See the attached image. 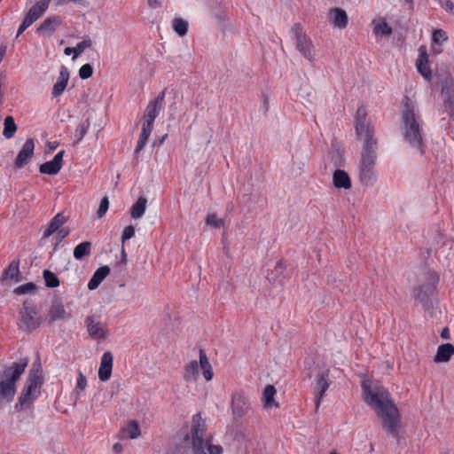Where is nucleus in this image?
Instances as JSON below:
<instances>
[{"instance_id":"47","label":"nucleus","mask_w":454,"mask_h":454,"mask_svg":"<svg viewBox=\"0 0 454 454\" xmlns=\"http://www.w3.org/2000/svg\"><path fill=\"white\" fill-rule=\"evenodd\" d=\"M135 235V228L132 225L126 226L121 234V241L124 243L126 240L133 238Z\"/></svg>"},{"instance_id":"41","label":"nucleus","mask_w":454,"mask_h":454,"mask_svg":"<svg viewBox=\"0 0 454 454\" xmlns=\"http://www.w3.org/2000/svg\"><path fill=\"white\" fill-rule=\"evenodd\" d=\"M89 127H90V122H81L78 124V126L76 127V129H75V133H74V136L76 138V143H79L80 141H82V139L86 135V133L89 129Z\"/></svg>"},{"instance_id":"49","label":"nucleus","mask_w":454,"mask_h":454,"mask_svg":"<svg viewBox=\"0 0 454 454\" xmlns=\"http://www.w3.org/2000/svg\"><path fill=\"white\" fill-rule=\"evenodd\" d=\"M69 234V230H67V229H60L58 233H57V239L59 241H61L62 239H64L66 237H67Z\"/></svg>"},{"instance_id":"30","label":"nucleus","mask_w":454,"mask_h":454,"mask_svg":"<svg viewBox=\"0 0 454 454\" xmlns=\"http://www.w3.org/2000/svg\"><path fill=\"white\" fill-rule=\"evenodd\" d=\"M50 0H42L35 4L27 14L31 16L35 20H37L48 9Z\"/></svg>"},{"instance_id":"44","label":"nucleus","mask_w":454,"mask_h":454,"mask_svg":"<svg viewBox=\"0 0 454 454\" xmlns=\"http://www.w3.org/2000/svg\"><path fill=\"white\" fill-rule=\"evenodd\" d=\"M92 74H93V68H92L91 65H90V64H84L79 69V76L81 77V79H83V80L88 79V78L91 77Z\"/></svg>"},{"instance_id":"51","label":"nucleus","mask_w":454,"mask_h":454,"mask_svg":"<svg viewBox=\"0 0 454 454\" xmlns=\"http://www.w3.org/2000/svg\"><path fill=\"white\" fill-rule=\"evenodd\" d=\"M35 20L31 17L29 16L28 14L26 15L24 20L22 21V24L24 25V27H26L27 28L29 27Z\"/></svg>"},{"instance_id":"11","label":"nucleus","mask_w":454,"mask_h":454,"mask_svg":"<svg viewBox=\"0 0 454 454\" xmlns=\"http://www.w3.org/2000/svg\"><path fill=\"white\" fill-rule=\"evenodd\" d=\"M165 99V90L160 91L158 96L151 100L143 115L144 123L153 125L156 117L159 115Z\"/></svg>"},{"instance_id":"17","label":"nucleus","mask_w":454,"mask_h":454,"mask_svg":"<svg viewBox=\"0 0 454 454\" xmlns=\"http://www.w3.org/2000/svg\"><path fill=\"white\" fill-rule=\"evenodd\" d=\"M69 77L70 73L67 67L61 66L59 69V75L51 90V96L53 98H58L64 92L69 81Z\"/></svg>"},{"instance_id":"31","label":"nucleus","mask_w":454,"mask_h":454,"mask_svg":"<svg viewBox=\"0 0 454 454\" xmlns=\"http://www.w3.org/2000/svg\"><path fill=\"white\" fill-rule=\"evenodd\" d=\"M60 24V20L57 17H49L43 20V22L38 27L39 32L51 34L53 33L58 26Z\"/></svg>"},{"instance_id":"53","label":"nucleus","mask_w":454,"mask_h":454,"mask_svg":"<svg viewBox=\"0 0 454 454\" xmlns=\"http://www.w3.org/2000/svg\"><path fill=\"white\" fill-rule=\"evenodd\" d=\"M148 4L151 8H158L160 6V2L159 0H148Z\"/></svg>"},{"instance_id":"54","label":"nucleus","mask_w":454,"mask_h":454,"mask_svg":"<svg viewBox=\"0 0 454 454\" xmlns=\"http://www.w3.org/2000/svg\"><path fill=\"white\" fill-rule=\"evenodd\" d=\"M121 263H126L127 262V254L125 252V249H124L123 246L121 247Z\"/></svg>"},{"instance_id":"9","label":"nucleus","mask_w":454,"mask_h":454,"mask_svg":"<svg viewBox=\"0 0 454 454\" xmlns=\"http://www.w3.org/2000/svg\"><path fill=\"white\" fill-rule=\"evenodd\" d=\"M20 328L23 331L32 332L37 329L42 324V318L38 316V312L33 307L24 303L23 308L20 310Z\"/></svg>"},{"instance_id":"42","label":"nucleus","mask_w":454,"mask_h":454,"mask_svg":"<svg viewBox=\"0 0 454 454\" xmlns=\"http://www.w3.org/2000/svg\"><path fill=\"white\" fill-rule=\"evenodd\" d=\"M432 40L435 43L442 44L448 40V35L442 29H435L433 32Z\"/></svg>"},{"instance_id":"55","label":"nucleus","mask_w":454,"mask_h":454,"mask_svg":"<svg viewBox=\"0 0 454 454\" xmlns=\"http://www.w3.org/2000/svg\"><path fill=\"white\" fill-rule=\"evenodd\" d=\"M113 450L115 453L120 454L122 451V447L119 443H115L113 447Z\"/></svg>"},{"instance_id":"46","label":"nucleus","mask_w":454,"mask_h":454,"mask_svg":"<svg viewBox=\"0 0 454 454\" xmlns=\"http://www.w3.org/2000/svg\"><path fill=\"white\" fill-rule=\"evenodd\" d=\"M35 286L33 283H27L15 288L14 293L19 295L25 294L35 290Z\"/></svg>"},{"instance_id":"12","label":"nucleus","mask_w":454,"mask_h":454,"mask_svg":"<svg viewBox=\"0 0 454 454\" xmlns=\"http://www.w3.org/2000/svg\"><path fill=\"white\" fill-rule=\"evenodd\" d=\"M442 96L446 112L454 120V81L452 79L444 80Z\"/></svg>"},{"instance_id":"24","label":"nucleus","mask_w":454,"mask_h":454,"mask_svg":"<svg viewBox=\"0 0 454 454\" xmlns=\"http://www.w3.org/2000/svg\"><path fill=\"white\" fill-rule=\"evenodd\" d=\"M19 265V260L12 261L9 267L4 270L3 276L1 278L2 281L10 279L14 282H19L20 280Z\"/></svg>"},{"instance_id":"29","label":"nucleus","mask_w":454,"mask_h":454,"mask_svg":"<svg viewBox=\"0 0 454 454\" xmlns=\"http://www.w3.org/2000/svg\"><path fill=\"white\" fill-rule=\"evenodd\" d=\"M276 388L272 385H268L263 391V405L266 409H271L273 407H278V404L275 402V395H276Z\"/></svg>"},{"instance_id":"40","label":"nucleus","mask_w":454,"mask_h":454,"mask_svg":"<svg viewBox=\"0 0 454 454\" xmlns=\"http://www.w3.org/2000/svg\"><path fill=\"white\" fill-rule=\"evenodd\" d=\"M43 278L45 281V285L48 287L54 288L59 286V280L56 274L53 272L45 270L43 273Z\"/></svg>"},{"instance_id":"35","label":"nucleus","mask_w":454,"mask_h":454,"mask_svg":"<svg viewBox=\"0 0 454 454\" xmlns=\"http://www.w3.org/2000/svg\"><path fill=\"white\" fill-rule=\"evenodd\" d=\"M372 25L375 35H389L392 33L391 27L385 20H375L372 21Z\"/></svg>"},{"instance_id":"20","label":"nucleus","mask_w":454,"mask_h":454,"mask_svg":"<svg viewBox=\"0 0 454 454\" xmlns=\"http://www.w3.org/2000/svg\"><path fill=\"white\" fill-rule=\"evenodd\" d=\"M333 184L337 189L348 190L352 186L348 174L342 169H336L333 174Z\"/></svg>"},{"instance_id":"21","label":"nucleus","mask_w":454,"mask_h":454,"mask_svg":"<svg viewBox=\"0 0 454 454\" xmlns=\"http://www.w3.org/2000/svg\"><path fill=\"white\" fill-rule=\"evenodd\" d=\"M331 20L334 27L342 29L348 25V18L346 12L340 8H333L330 12Z\"/></svg>"},{"instance_id":"43","label":"nucleus","mask_w":454,"mask_h":454,"mask_svg":"<svg viewBox=\"0 0 454 454\" xmlns=\"http://www.w3.org/2000/svg\"><path fill=\"white\" fill-rule=\"evenodd\" d=\"M206 223L207 225L213 226L215 228H221L223 226V221L217 217L215 214H209L206 218Z\"/></svg>"},{"instance_id":"58","label":"nucleus","mask_w":454,"mask_h":454,"mask_svg":"<svg viewBox=\"0 0 454 454\" xmlns=\"http://www.w3.org/2000/svg\"><path fill=\"white\" fill-rule=\"evenodd\" d=\"M168 135L165 134L164 136L161 137V138L159 140V144L161 145L164 143L165 139L167 138Z\"/></svg>"},{"instance_id":"4","label":"nucleus","mask_w":454,"mask_h":454,"mask_svg":"<svg viewBox=\"0 0 454 454\" xmlns=\"http://www.w3.org/2000/svg\"><path fill=\"white\" fill-rule=\"evenodd\" d=\"M211 441V437L206 436L204 420L199 414L193 416L190 433L183 435L184 446H191L192 454H223V448L220 445L212 444Z\"/></svg>"},{"instance_id":"3","label":"nucleus","mask_w":454,"mask_h":454,"mask_svg":"<svg viewBox=\"0 0 454 454\" xmlns=\"http://www.w3.org/2000/svg\"><path fill=\"white\" fill-rule=\"evenodd\" d=\"M403 105L402 130L404 141L413 150L424 154L426 145L424 142V134L420 127L421 120L417 106L408 97L403 98Z\"/></svg>"},{"instance_id":"19","label":"nucleus","mask_w":454,"mask_h":454,"mask_svg":"<svg viewBox=\"0 0 454 454\" xmlns=\"http://www.w3.org/2000/svg\"><path fill=\"white\" fill-rule=\"evenodd\" d=\"M285 268L283 261L277 262L274 268L267 273L268 280L275 285H283L286 279Z\"/></svg>"},{"instance_id":"10","label":"nucleus","mask_w":454,"mask_h":454,"mask_svg":"<svg viewBox=\"0 0 454 454\" xmlns=\"http://www.w3.org/2000/svg\"><path fill=\"white\" fill-rule=\"evenodd\" d=\"M231 409L235 419H239L248 413L251 409V403L244 392L235 391L232 393Z\"/></svg>"},{"instance_id":"25","label":"nucleus","mask_w":454,"mask_h":454,"mask_svg":"<svg viewBox=\"0 0 454 454\" xmlns=\"http://www.w3.org/2000/svg\"><path fill=\"white\" fill-rule=\"evenodd\" d=\"M67 222V217L63 215V213L57 214L51 221L49 226L43 232V238H48L52 235L54 232L59 231V229Z\"/></svg>"},{"instance_id":"37","label":"nucleus","mask_w":454,"mask_h":454,"mask_svg":"<svg viewBox=\"0 0 454 454\" xmlns=\"http://www.w3.org/2000/svg\"><path fill=\"white\" fill-rule=\"evenodd\" d=\"M4 127L3 135L6 138H12L14 136L16 129H17L14 119L12 116H7L4 119Z\"/></svg>"},{"instance_id":"15","label":"nucleus","mask_w":454,"mask_h":454,"mask_svg":"<svg viewBox=\"0 0 454 454\" xmlns=\"http://www.w3.org/2000/svg\"><path fill=\"white\" fill-rule=\"evenodd\" d=\"M49 323L51 324L57 320H64L70 317L64 308L62 301L59 299H55L48 311Z\"/></svg>"},{"instance_id":"39","label":"nucleus","mask_w":454,"mask_h":454,"mask_svg":"<svg viewBox=\"0 0 454 454\" xmlns=\"http://www.w3.org/2000/svg\"><path fill=\"white\" fill-rule=\"evenodd\" d=\"M173 29L180 36H184L188 31V22L181 18H175L172 22Z\"/></svg>"},{"instance_id":"28","label":"nucleus","mask_w":454,"mask_h":454,"mask_svg":"<svg viewBox=\"0 0 454 454\" xmlns=\"http://www.w3.org/2000/svg\"><path fill=\"white\" fill-rule=\"evenodd\" d=\"M141 434L140 427L137 421L132 420L121 430V438L137 439Z\"/></svg>"},{"instance_id":"23","label":"nucleus","mask_w":454,"mask_h":454,"mask_svg":"<svg viewBox=\"0 0 454 454\" xmlns=\"http://www.w3.org/2000/svg\"><path fill=\"white\" fill-rule=\"evenodd\" d=\"M454 355V346L450 343L442 344L438 347L434 362L446 363Z\"/></svg>"},{"instance_id":"27","label":"nucleus","mask_w":454,"mask_h":454,"mask_svg":"<svg viewBox=\"0 0 454 454\" xmlns=\"http://www.w3.org/2000/svg\"><path fill=\"white\" fill-rule=\"evenodd\" d=\"M153 129V125H150L143 122L142 130L139 135L137 144L135 149V153H139L144 149L145 145L147 144L148 138Z\"/></svg>"},{"instance_id":"52","label":"nucleus","mask_w":454,"mask_h":454,"mask_svg":"<svg viewBox=\"0 0 454 454\" xmlns=\"http://www.w3.org/2000/svg\"><path fill=\"white\" fill-rule=\"evenodd\" d=\"M85 0H57V4L58 5H62V4H68V3H78V4H84Z\"/></svg>"},{"instance_id":"26","label":"nucleus","mask_w":454,"mask_h":454,"mask_svg":"<svg viewBox=\"0 0 454 454\" xmlns=\"http://www.w3.org/2000/svg\"><path fill=\"white\" fill-rule=\"evenodd\" d=\"M416 67H417L418 71L421 74V75L425 79H427V80L431 79L432 74H431V70H430V67L428 65V59H427V53L424 52V53L419 54V58L417 59V61H416Z\"/></svg>"},{"instance_id":"5","label":"nucleus","mask_w":454,"mask_h":454,"mask_svg":"<svg viewBox=\"0 0 454 454\" xmlns=\"http://www.w3.org/2000/svg\"><path fill=\"white\" fill-rule=\"evenodd\" d=\"M43 379L38 369H31L15 408L21 411L31 405L40 395Z\"/></svg>"},{"instance_id":"6","label":"nucleus","mask_w":454,"mask_h":454,"mask_svg":"<svg viewBox=\"0 0 454 454\" xmlns=\"http://www.w3.org/2000/svg\"><path fill=\"white\" fill-rule=\"evenodd\" d=\"M200 368L202 370L203 377L207 381L213 378L212 366L209 364L207 356L203 349H200V361L192 360L184 366V380L188 382L196 381Z\"/></svg>"},{"instance_id":"50","label":"nucleus","mask_w":454,"mask_h":454,"mask_svg":"<svg viewBox=\"0 0 454 454\" xmlns=\"http://www.w3.org/2000/svg\"><path fill=\"white\" fill-rule=\"evenodd\" d=\"M442 7L447 12H452L454 10V4L451 1L447 0L443 4H442Z\"/></svg>"},{"instance_id":"48","label":"nucleus","mask_w":454,"mask_h":454,"mask_svg":"<svg viewBox=\"0 0 454 454\" xmlns=\"http://www.w3.org/2000/svg\"><path fill=\"white\" fill-rule=\"evenodd\" d=\"M86 386H87V380H86L85 376L82 372H79L78 377H77L76 388L82 391L85 389Z\"/></svg>"},{"instance_id":"38","label":"nucleus","mask_w":454,"mask_h":454,"mask_svg":"<svg viewBox=\"0 0 454 454\" xmlns=\"http://www.w3.org/2000/svg\"><path fill=\"white\" fill-rule=\"evenodd\" d=\"M317 386L320 389L316 402V407L318 408L320 401L329 387L328 381L324 374L318 376L317 380Z\"/></svg>"},{"instance_id":"8","label":"nucleus","mask_w":454,"mask_h":454,"mask_svg":"<svg viewBox=\"0 0 454 454\" xmlns=\"http://www.w3.org/2000/svg\"><path fill=\"white\" fill-rule=\"evenodd\" d=\"M295 37V48L309 61L315 59L314 45L309 37L302 31L301 27L296 24L293 28Z\"/></svg>"},{"instance_id":"18","label":"nucleus","mask_w":454,"mask_h":454,"mask_svg":"<svg viewBox=\"0 0 454 454\" xmlns=\"http://www.w3.org/2000/svg\"><path fill=\"white\" fill-rule=\"evenodd\" d=\"M88 333L91 338L96 340H104L106 337V326L96 321L93 317H87L86 319Z\"/></svg>"},{"instance_id":"45","label":"nucleus","mask_w":454,"mask_h":454,"mask_svg":"<svg viewBox=\"0 0 454 454\" xmlns=\"http://www.w3.org/2000/svg\"><path fill=\"white\" fill-rule=\"evenodd\" d=\"M109 207V200L107 197H104L99 204L97 215L98 218H102L107 212Z\"/></svg>"},{"instance_id":"2","label":"nucleus","mask_w":454,"mask_h":454,"mask_svg":"<svg viewBox=\"0 0 454 454\" xmlns=\"http://www.w3.org/2000/svg\"><path fill=\"white\" fill-rule=\"evenodd\" d=\"M362 389L364 402L374 410L383 427L397 438L401 426L400 413L389 391L381 384L369 380H363Z\"/></svg>"},{"instance_id":"14","label":"nucleus","mask_w":454,"mask_h":454,"mask_svg":"<svg viewBox=\"0 0 454 454\" xmlns=\"http://www.w3.org/2000/svg\"><path fill=\"white\" fill-rule=\"evenodd\" d=\"M65 152L59 151L53 158L52 160L47 161L39 167V170L43 174L46 175H57L62 168L63 156Z\"/></svg>"},{"instance_id":"34","label":"nucleus","mask_w":454,"mask_h":454,"mask_svg":"<svg viewBox=\"0 0 454 454\" xmlns=\"http://www.w3.org/2000/svg\"><path fill=\"white\" fill-rule=\"evenodd\" d=\"M92 244L89 241H84L78 244L74 249V257L76 260H82L83 257L91 254Z\"/></svg>"},{"instance_id":"32","label":"nucleus","mask_w":454,"mask_h":454,"mask_svg":"<svg viewBox=\"0 0 454 454\" xmlns=\"http://www.w3.org/2000/svg\"><path fill=\"white\" fill-rule=\"evenodd\" d=\"M147 200L144 197H140L137 202L131 207L130 215L134 219H140L146 209Z\"/></svg>"},{"instance_id":"22","label":"nucleus","mask_w":454,"mask_h":454,"mask_svg":"<svg viewBox=\"0 0 454 454\" xmlns=\"http://www.w3.org/2000/svg\"><path fill=\"white\" fill-rule=\"evenodd\" d=\"M110 272V268L108 266H101L99 267L93 274L92 278L88 283V288L90 290L96 289L102 281L107 277Z\"/></svg>"},{"instance_id":"1","label":"nucleus","mask_w":454,"mask_h":454,"mask_svg":"<svg viewBox=\"0 0 454 454\" xmlns=\"http://www.w3.org/2000/svg\"><path fill=\"white\" fill-rule=\"evenodd\" d=\"M356 131L358 138L363 142L357 168L358 179L363 185L372 186L378 180L376 171L378 145L374 137L373 127L367 119V113L364 106L358 107L356 111Z\"/></svg>"},{"instance_id":"13","label":"nucleus","mask_w":454,"mask_h":454,"mask_svg":"<svg viewBox=\"0 0 454 454\" xmlns=\"http://www.w3.org/2000/svg\"><path fill=\"white\" fill-rule=\"evenodd\" d=\"M34 150V139L27 138L18 153V156L15 160V166L19 168H23L27 163V160L33 156Z\"/></svg>"},{"instance_id":"57","label":"nucleus","mask_w":454,"mask_h":454,"mask_svg":"<svg viewBox=\"0 0 454 454\" xmlns=\"http://www.w3.org/2000/svg\"><path fill=\"white\" fill-rule=\"evenodd\" d=\"M26 29L27 27L21 23L18 29L17 37L20 36Z\"/></svg>"},{"instance_id":"56","label":"nucleus","mask_w":454,"mask_h":454,"mask_svg":"<svg viewBox=\"0 0 454 454\" xmlns=\"http://www.w3.org/2000/svg\"><path fill=\"white\" fill-rule=\"evenodd\" d=\"M441 336H442V338H443V339H449V338H450V333H449V330H448V328H444V329L442 331Z\"/></svg>"},{"instance_id":"33","label":"nucleus","mask_w":454,"mask_h":454,"mask_svg":"<svg viewBox=\"0 0 454 454\" xmlns=\"http://www.w3.org/2000/svg\"><path fill=\"white\" fill-rule=\"evenodd\" d=\"M298 97L303 104H313L316 100L314 90L308 85L300 88Z\"/></svg>"},{"instance_id":"36","label":"nucleus","mask_w":454,"mask_h":454,"mask_svg":"<svg viewBox=\"0 0 454 454\" xmlns=\"http://www.w3.org/2000/svg\"><path fill=\"white\" fill-rule=\"evenodd\" d=\"M91 45V40H82L79 42L75 47H67L65 49V54L70 55L74 53L73 59H76L86 48H89Z\"/></svg>"},{"instance_id":"7","label":"nucleus","mask_w":454,"mask_h":454,"mask_svg":"<svg viewBox=\"0 0 454 454\" xmlns=\"http://www.w3.org/2000/svg\"><path fill=\"white\" fill-rule=\"evenodd\" d=\"M429 282L423 284L413 291L414 297L425 307L428 308L432 303V298L435 293V285L439 277L435 273L428 274Z\"/></svg>"},{"instance_id":"16","label":"nucleus","mask_w":454,"mask_h":454,"mask_svg":"<svg viewBox=\"0 0 454 454\" xmlns=\"http://www.w3.org/2000/svg\"><path fill=\"white\" fill-rule=\"evenodd\" d=\"M113 355L110 351H106L100 361L98 369V378L101 381H107L112 376Z\"/></svg>"}]
</instances>
